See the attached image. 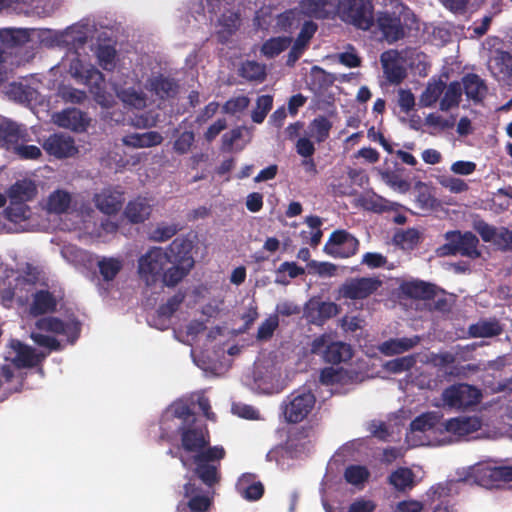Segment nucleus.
<instances>
[{"label": "nucleus", "mask_w": 512, "mask_h": 512, "mask_svg": "<svg viewBox=\"0 0 512 512\" xmlns=\"http://www.w3.org/2000/svg\"><path fill=\"white\" fill-rule=\"evenodd\" d=\"M177 429L180 448L192 455L193 474L200 481L213 485L219 481L221 461L226 450L221 445L211 446V435L207 424L200 418H182Z\"/></svg>", "instance_id": "1"}, {"label": "nucleus", "mask_w": 512, "mask_h": 512, "mask_svg": "<svg viewBox=\"0 0 512 512\" xmlns=\"http://www.w3.org/2000/svg\"><path fill=\"white\" fill-rule=\"evenodd\" d=\"M414 418L410 424L411 433L424 434L429 445H443L450 442L446 434L466 436L481 429L483 418Z\"/></svg>", "instance_id": "2"}, {"label": "nucleus", "mask_w": 512, "mask_h": 512, "mask_svg": "<svg viewBox=\"0 0 512 512\" xmlns=\"http://www.w3.org/2000/svg\"><path fill=\"white\" fill-rule=\"evenodd\" d=\"M222 481V472L220 471L219 481L213 485L201 482L204 486L189 480L183 485L184 498L187 501H180L176 505V512H209L214 506L216 496L215 488Z\"/></svg>", "instance_id": "3"}, {"label": "nucleus", "mask_w": 512, "mask_h": 512, "mask_svg": "<svg viewBox=\"0 0 512 512\" xmlns=\"http://www.w3.org/2000/svg\"><path fill=\"white\" fill-rule=\"evenodd\" d=\"M444 238L446 243L436 249V254L439 257L460 254L476 259L481 255L478 250L479 239L471 231L463 233L459 230L448 231L445 233Z\"/></svg>", "instance_id": "4"}, {"label": "nucleus", "mask_w": 512, "mask_h": 512, "mask_svg": "<svg viewBox=\"0 0 512 512\" xmlns=\"http://www.w3.org/2000/svg\"><path fill=\"white\" fill-rule=\"evenodd\" d=\"M337 11L344 22L358 29L369 30L374 24L372 0H339Z\"/></svg>", "instance_id": "5"}, {"label": "nucleus", "mask_w": 512, "mask_h": 512, "mask_svg": "<svg viewBox=\"0 0 512 512\" xmlns=\"http://www.w3.org/2000/svg\"><path fill=\"white\" fill-rule=\"evenodd\" d=\"M310 352L322 355L325 362L334 365L347 362L352 358L351 346L342 341H334L332 335L327 333L312 340Z\"/></svg>", "instance_id": "6"}, {"label": "nucleus", "mask_w": 512, "mask_h": 512, "mask_svg": "<svg viewBox=\"0 0 512 512\" xmlns=\"http://www.w3.org/2000/svg\"><path fill=\"white\" fill-rule=\"evenodd\" d=\"M441 397L448 407L465 411L480 403L482 392L473 385L458 383L445 388Z\"/></svg>", "instance_id": "7"}, {"label": "nucleus", "mask_w": 512, "mask_h": 512, "mask_svg": "<svg viewBox=\"0 0 512 512\" xmlns=\"http://www.w3.org/2000/svg\"><path fill=\"white\" fill-rule=\"evenodd\" d=\"M165 413L166 416H215L211 411L210 400L204 393H194L175 400Z\"/></svg>", "instance_id": "8"}, {"label": "nucleus", "mask_w": 512, "mask_h": 512, "mask_svg": "<svg viewBox=\"0 0 512 512\" xmlns=\"http://www.w3.org/2000/svg\"><path fill=\"white\" fill-rule=\"evenodd\" d=\"M169 257L161 247H152L138 260V273L145 282L155 284L162 276Z\"/></svg>", "instance_id": "9"}, {"label": "nucleus", "mask_w": 512, "mask_h": 512, "mask_svg": "<svg viewBox=\"0 0 512 512\" xmlns=\"http://www.w3.org/2000/svg\"><path fill=\"white\" fill-rule=\"evenodd\" d=\"M359 240L346 230H335L324 245L323 251L333 258H349L357 253Z\"/></svg>", "instance_id": "10"}, {"label": "nucleus", "mask_w": 512, "mask_h": 512, "mask_svg": "<svg viewBox=\"0 0 512 512\" xmlns=\"http://www.w3.org/2000/svg\"><path fill=\"white\" fill-rule=\"evenodd\" d=\"M381 285L382 282L378 278H351L339 287V295L345 299L362 300L376 292Z\"/></svg>", "instance_id": "11"}, {"label": "nucleus", "mask_w": 512, "mask_h": 512, "mask_svg": "<svg viewBox=\"0 0 512 512\" xmlns=\"http://www.w3.org/2000/svg\"><path fill=\"white\" fill-rule=\"evenodd\" d=\"M89 88L95 101L105 108L113 106L114 98L112 94L106 92V82L104 74L92 65H89L88 71L80 82Z\"/></svg>", "instance_id": "12"}, {"label": "nucleus", "mask_w": 512, "mask_h": 512, "mask_svg": "<svg viewBox=\"0 0 512 512\" xmlns=\"http://www.w3.org/2000/svg\"><path fill=\"white\" fill-rule=\"evenodd\" d=\"M44 151L57 159L74 156L78 152L74 139L65 133H53L43 140Z\"/></svg>", "instance_id": "13"}, {"label": "nucleus", "mask_w": 512, "mask_h": 512, "mask_svg": "<svg viewBox=\"0 0 512 512\" xmlns=\"http://www.w3.org/2000/svg\"><path fill=\"white\" fill-rule=\"evenodd\" d=\"M283 404L284 416H308L315 407L316 398L311 391H295Z\"/></svg>", "instance_id": "14"}, {"label": "nucleus", "mask_w": 512, "mask_h": 512, "mask_svg": "<svg viewBox=\"0 0 512 512\" xmlns=\"http://www.w3.org/2000/svg\"><path fill=\"white\" fill-rule=\"evenodd\" d=\"M377 27L388 43H394L405 36V29L400 15L395 11L379 12L376 18Z\"/></svg>", "instance_id": "15"}, {"label": "nucleus", "mask_w": 512, "mask_h": 512, "mask_svg": "<svg viewBox=\"0 0 512 512\" xmlns=\"http://www.w3.org/2000/svg\"><path fill=\"white\" fill-rule=\"evenodd\" d=\"M165 253L169 257L170 264H186L194 267L195 261L192 256V242L183 237L175 238L166 249Z\"/></svg>", "instance_id": "16"}, {"label": "nucleus", "mask_w": 512, "mask_h": 512, "mask_svg": "<svg viewBox=\"0 0 512 512\" xmlns=\"http://www.w3.org/2000/svg\"><path fill=\"white\" fill-rule=\"evenodd\" d=\"M339 313V306L334 302L310 300L306 306V317L315 325H322Z\"/></svg>", "instance_id": "17"}, {"label": "nucleus", "mask_w": 512, "mask_h": 512, "mask_svg": "<svg viewBox=\"0 0 512 512\" xmlns=\"http://www.w3.org/2000/svg\"><path fill=\"white\" fill-rule=\"evenodd\" d=\"M9 346L16 353L12 362L17 368H32L43 360L44 356L37 354L34 348L22 343L20 340L12 339Z\"/></svg>", "instance_id": "18"}, {"label": "nucleus", "mask_w": 512, "mask_h": 512, "mask_svg": "<svg viewBox=\"0 0 512 512\" xmlns=\"http://www.w3.org/2000/svg\"><path fill=\"white\" fill-rule=\"evenodd\" d=\"M489 70L498 81L512 86V55L509 52L496 51L490 60Z\"/></svg>", "instance_id": "19"}, {"label": "nucleus", "mask_w": 512, "mask_h": 512, "mask_svg": "<svg viewBox=\"0 0 512 512\" xmlns=\"http://www.w3.org/2000/svg\"><path fill=\"white\" fill-rule=\"evenodd\" d=\"M93 200L99 211L106 215H114L120 211L124 197L122 192L106 188L95 194Z\"/></svg>", "instance_id": "20"}, {"label": "nucleus", "mask_w": 512, "mask_h": 512, "mask_svg": "<svg viewBox=\"0 0 512 512\" xmlns=\"http://www.w3.org/2000/svg\"><path fill=\"white\" fill-rule=\"evenodd\" d=\"M316 31L317 25L313 21H306L303 24L294 45L287 55L286 64L288 66H293L298 61Z\"/></svg>", "instance_id": "21"}, {"label": "nucleus", "mask_w": 512, "mask_h": 512, "mask_svg": "<svg viewBox=\"0 0 512 512\" xmlns=\"http://www.w3.org/2000/svg\"><path fill=\"white\" fill-rule=\"evenodd\" d=\"M461 86L468 100L475 104L481 103L488 93V87L479 75L475 73H467L462 78Z\"/></svg>", "instance_id": "22"}, {"label": "nucleus", "mask_w": 512, "mask_h": 512, "mask_svg": "<svg viewBox=\"0 0 512 512\" xmlns=\"http://www.w3.org/2000/svg\"><path fill=\"white\" fill-rule=\"evenodd\" d=\"M57 309V300L48 290H38L33 294V301L29 312L32 316L38 317L47 313H53Z\"/></svg>", "instance_id": "23"}, {"label": "nucleus", "mask_w": 512, "mask_h": 512, "mask_svg": "<svg viewBox=\"0 0 512 512\" xmlns=\"http://www.w3.org/2000/svg\"><path fill=\"white\" fill-rule=\"evenodd\" d=\"M23 139L19 125L0 116V148L10 151Z\"/></svg>", "instance_id": "24"}, {"label": "nucleus", "mask_w": 512, "mask_h": 512, "mask_svg": "<svg viewBox=\"0 0 512 512\" xmlns=\"http://www.w3.org/2000/svg\"><path fill=\"white\" fill-rule=\"evenodd\" d=\"M339 0H302L305 12L318 19H326L337 11Z\"/></svg>", "instance_id": "25"}, {"label": "nucleus", "mask_w": 512, "mask_h": 512, "mask_svg": "<svg viewBox=\"0 0 512 512\" xmlns=\"http://www.w3.org/2000/svg\"><path fill=\"white\" fill-rule=\"evenodd\" d=\"M152 212V206L146 198L137 197L128 202L124 215L133 224L143 223Z\"/></svg>", "instance_id": "26"}, {"label": "nucleus", "mask_w": 512, "mask_h": 512, "mask_svg": "<svg viewBox=\"0 0 512 512\" xmlns=\"http://www.w3.org/2000/svg\"><path fill=\"white\" fill-rule=\"evenodd\" d=\"M401 290L406 296L414 299L432 300L436 296L435 285L420 280L403 283Z\"/></svg>", "instance_id": "27"}, {"label": "nucleus", "mask_w": 512, "mask_h": 512, "mask_svg": "<svg viewBox=\"0 0 512 512\" xmlns=\"http://www.w3.org/2000/svg\"><path fill=\"white\" fill-rule=\"evenodd\" d=\"M163 141L162 135L157 131H148L144 133H131L123 138L126 146L133 148H149L160 145Z\"/></svg>", "instance_id": "28"}, {"label": "nucleus", "mask_w": 512, "mask_h": 512, "mask_svg": "<svg viewBox=\"0 0 512 512\" xmlns=\"http://www.w3.org/2000/svg\"><path fill=\"white\" fill-rule=\"evenodd\" d=\"M468 332L474 338H490L501 335L503 327L498 319L492 318L471 324Z\"/></svg>", "instance_id": "29"}, {"label": "nucleus", "mask_w": 512, "mask_h": 512, "mask_svg": "<svg viewBox=\"0 0 512 512\" xmlns=\"http://www.w3.org/2000/svg\"><path fill=\"white\" fill-rule=\"evenodd\" d=\"M178 88L179 85L173 78L165 77L161 74L150 80L151 91L162 100L175 97Z\"/></svg>", "instance_id": "30"}, {"label": "nucleus", "mask_w": 512, "mask_h": 512, "mask_svg": "<svg viewBox=\"0 0 512 512\" xmlns=\"http://www.w3.org/2000/svg\"><path fill=\"white\" fill-rule=\"evenodd\" d=\"M30 40L29 33L24 29L3 28L0 29V49L6 56V48L24 45Z\"/></svg>", "instance_id": "31"}, {"label": "nucleus", "mask_w": 512, "mask_h": 512, "mask_svg": "<svg viewBox=\"0 0 512 512\" xmlns=\"http://www.w3.org/2000/svg\"><path fill=\"white\" fill-rule=\"evenodd\" d=\"M61 125L76 132L85 131L89 125L86 113L79 109H68L60 116Z\"/></svg>", "instance_id": "32"}, {"label": "nucleus", "mask_w": 512, "mask_h": 512, "mask_svg": "<svg viewBox=\"0 0 512 512\" xmlns=\"http://www.w3.org/2000/svg\"><path fill=\"white\" fill-rule=\"evenodd\" d=\"M37 194V187L31 180H20L14 183L9 189L10 199L27 202Z\"/></svg>", "instance_id": "33"}, {"label": "nucleus", "mask_w": 512, "mask_h": 512, "mask_svg": "<svg viewBox=\"0 0 512 512\" xmlns=\"http://www.w3.org/2000/svg\"><path fill=\"white\" fill-rule=\"evenodd\" d=\"M275 283L287 286L290 284L289 279H295L305 274V269L296 262L285 261L275 271Z\"/></svg>", "instance_id": "34"}, {"label": "nucleus", "mask_w": 512, "mask_h": 512, "mask_svg": "<svg viewBox=\"0 0 512 512\" xmlns=\"http://www.w3.org/2000/svg\"><path fill=\"white\" fill-rule=\"evenodd\" d=\"M116 94L126 106L138 110L146 107L147 97L143 91L131 87L119 89Z\"/></svg>", "instance_id": "35"}, {"label": "nucleus", "mask_w": 512, "mask_h": 512, "mask_svg": "<svg viewBox=\"0 0 512 512\" xmlns=\"http://www.w3.org/2000/svg\"><path fill=\"white\" fill-rule=\"evenodd\" d=\"M99 273L106 282L113 281L123 268V261L115 257H102L97 263Z\"/></svg>", "instance_id": "36"}, {"label": "nucleus", "mask_w": 512, "mask_h": 512, "mask_svg": "<svg viewBox=\"0 0 512 512\" xmlns=\"http://www.w3.org/2000/svg\"><path fill=\"white\" fill-rule=\"evenodd\" d=\"M332 129V122L325 116L319 115L315 117L309 124L310 136L317 143H322L329 138Z\"/></svg>", "instance_id": "37"}, {"label": "nucleus", "mask_w": 512, "mask_h": 512, "mask_svg": "<svg viewBox=\"0 0 512 512\" xmlns=\"http://www.w3.org/2000/svg\"><path fill=\"white\" fill-rule=\"evenodd\" d=\"M418 341V337L390 339L383 343L382 352L386 355L401 354L416 346Z\"/></svg>", "instance_id": "38"}, {"label": "nucleus", "mask_w": 512, "mask_h": 512, "mask_svg": "<svg viewBox=\"0 0 512 512\" xmlns=\"http://www.w3.org/2000/svg\"><path fill=\"white\" fill-rule=\"evenodd\" d=\"M462 96V86L458 81L450 82L446 88L443 98L440 101V110L448 111L458 107Z\"/></svg>", "instance_id": "39"}, {"label": "nucleus", "mask_w": 512, "mask_h": 512, "mask_svg": "<svg viewBox=\"0 0 512 512\" xmlns=\"http://www.w3.org/2000/svg\"><path fill=\"white\" fill-rule=\"evenodd\" d=\"M286 423V433L289 441L301 440L308 437L311 427L308 424H302L306 418H284Z\"/></svg>", "instance_id": "40"}, {"label": "nucleus", "mask_w": 512, "mask_h": 512, "mask_svg": "<svg viewBox=\"0 0 512 512\" xmlns=\"http://www.w3.org/2000/svg\"><path fill=\"white\" fill-rule=\"evenodd\" d=\"M192 267L180 264H172L170 268L164 270L161 280L164 285L174 287L181 282L191 271Z\"/></svg>", "instance_id": "41"}, {"label": "nucleus", "mask_w": 512, "mask_h": 512, "mask_svg": "<svg viewBox=\"0 0 512 512\" xmlns=\"http://www.w3.org/2000/svg\"><path fill=\"white\" fill-rule=\"evenodd\" d=\"M69 326V324L54 316L42 317L35 322V327L38 330L51 332L58 335L66 334Z\"/></svg>", "instance_id": "42"}, {"label": "nucleus", "mask_w": 512, "mask_h": 512, "mask_svg": "<svg viewBox=\"0 0 512 512\" xmlns=\"http://www.w3.org/2000/svg\"><path fill=\"white\" fill-rule=\"evenodd\" d=\"M70 204V194L64 190H56L50 194L47 201V208L50 212L61 214L68 210Z\"/></svg>", "instance_id": "43"}, {"label": "nucleus", "mask_w": 512, "mask_h": 512, "mask_svg": "<svg viewBox=\"0 0 512 512\" xmlns=\"http://www.w3.org/2000/svg\"><path fill=\"white\" fill-rule=\"evenodd\" d=\"M446 88L445 83L442 80L428 83L427 87L420 96V103L423 107L433 106Z\"/></svg>", "instance_id": "44"}, {"label": "nucleus", "mask_w": 512, "mask_h": 512, "mask_svg": "<svg viewBox=\"0 0 512 512\" xmlns=\"http://www.w3.org/2000/svg\"><path fill=\"white\" fill-rule=\"evenodd\" d=\"M240 75L249 81L262 82L266 78V68L256 61H246L240 68Z\"/></svg>", "instance_id": "45"}, {"label": "nucleus", "mask_w": 512, "mask_h": 512, "mask_svg": "<svg viewBox=\"0 0 512 512\" xmlns=\"http://www.w3.org/2000/svg\"><path fill=\"white\" fill-rule=\"evenodd\" d=\"M290 38L275 37L265 41L261 47V52L268 58H274L286 50L290 45Z\"/></svg>", "instance_id": "46"}, {"label": "nucleus", "mask_w": 512, "mask_h": 512, "mask_svg": "<svg viewBox=\"0 0 512 512\" xmlns=\"http://www.w3.org/2000/svg\"><path fill=\"white\" fill-rule=\"evenodd\" d=\"M370 472L367 467L362 465H350L345 469V480L354 486H363L368 481Z\"/></svg>", "instance_id": "47"}, {"label": "nucleus", "mask_w": 512, "mask_h": 512, "mask_svg": "<svg viewBox=\"0 0 512 512\" xmlns=\"http://www.w3.org/2000/svg\"><path fill=\"white\" fill-rule=\"evenodd\" d=\"M414 474L409 468H398L389 476V483L397 490L404 491L413 485Z\"/></svg>", "instance_id": "48"}, {"label": "nucleus", "mask_w": 512, "mask_h": 512, "mask_svg": "<svg viewBox=\"0 0 512 512\" xmlns=\"http://www.w3.org/2000/svg\"><path fill=\"white\" fill-rule=\"evenodd\" d=\"M29 213L30 209L24 202L13 199H10V204L5 209L6 218L14 223L28 219Z\"/></svg>", "instance_id": "49"}, {"label": "nucleus", "mask_w": 512, "mask_h": 512, "mask_svg": "<svg viewBox=\"0 0 512 512\" xmlns=\"http://www.w3.org/2000/svg\"><path fill=\"white\" fill-rule=\"evenodd\" d=\"M273 97L271 95H261L257 98L256 107L253 109L251 118L254 123H262L268 112L272 109Z\"/></svg>", "instance_id": "50"}, {"label": "nucleus", "mask_w": 512, "mask_h": 512, "mask_svg": "<svg viewBox=\"0 0 512 512\" xmlns=\"http://www.w3.org/2000/svg\"><path fill=\"white\" fill-rule=\"evenodd\" d=\"M96 56L99 65L108 71L115 68L116 49L111 45H100L97 49Z\"/></svg>", "instance_id": "51"}, {"label": "nucleus", "mask_w": 512, "mask_h": 512, "mask_svg": "<svg viewBox=\"0 0 512 512\" xmlns=\"http://www.w3.org/2000/svg\"><path fill=\"white\" fill-rule=\"evenodd\" d=\"M180 229V226L175 223H161L152 231L150 239L155 242H165L174 237Z\"/></svg>", "instance_id": "52"}, {"label": "nucleus", "mask_w": 512, "mask_h": 512, "mask_svg": "<svg viewBox=\"0 0 512 512\" xmlns=\"http://www.w3.org/2000/svg\"><path fill=\"white\" fill-rule=\"evenodd\" d=\"M185 299L182 292H177L171 296L164 304H161L157 310L160 317L170 318L180 307Z\"/></svg>", "instance_id": "53"}, {"label": "nucleus", "mask_w": 512, "mask_h": 512, "mask_svg": "<svg viewBox=\"0 0 512 512\" xmlns=\"http://www.w3.org/2000/svg\"><path fill=\"white\" fill-rule=\"evenodd\" d=\"M279 326V318L277 315H270L266 318L258 328L256 339L258 341H268L272 338L275 330Z\"/></svg>", "instance_id": "54"}, {"label": "nucleus", "mask_w": 512, "mask_h": 512, "mask_svg": "<svg viewBox=\"0 0 512 512\" xmlns=\"http://www.w3.org/2000/svg\"><path fill=\"white\" fill-rule=\"evenodd\" d=\"M381 177L386 184L400 192H407L410 189V183L396 171L385 170L381 172Z\"/></svg>", "instance_id": "55"}, {"label": "nucleus", "mask_w": 512, "mask_h": 512, "mask_svg": "<svg viewBox=\"0 0 512 512\" xmlns=\"http://www.w3.org/2000/svg\"><path fill=\"white\" fill-rule=\"evenodd\" d=\"M416 363L414 356H403L386 363V369L391 373H401L410 370Z\"/></svg>", "instance_id": "56"}, {"label": "nucleus", "mask_w": 512, "mask_h": 512, "mask_svg": "<svg viewBox=\"0 0 512 512\" xmlns=\"http://www.w3.org/2000/svg\"><path fill=\"white\" fill-rule=\"evenodd\" d=\"M22 160H37L42 156L41 149L36 145H23L18 142L11 150Z\"/></svg>", "instance_id": "57"}, {"label": "nucleus", "mask_w": 512, "mask_h": 512, "mask_svg": "<svg viewBox=\"0 0 512 512\" xmlns=\"http://www.w3.org/2000/svg\"><path fill=\"white\" fill-rule=\"evenodd\" d=\"M249 103L250 100L245 95L231 98L223 105V111L227 114L235 115L244 111L249 106Z\"/></svg>", "instance_id": "58"}, {"label": "nucleus", "mask_w": 512, "mask_h": 512, "mask_svg": "<svg viewBox=\"0 0 512 512\" xmlns=\"http://www.w3.org/2000/svg\"><path fill=\"white\" fill-rule=\"evenodd\" d=\"M195 141V134L192 131L182 132L174 142L173 148L178 154H186Z\"/></svg>", "instance_id": "59"}, {"label": "nucleus", "mask_w": 512, "mask_h": 512, "mask_svg": "<svg viewBox=\"0 0 512 512\" xmlns=\"http://www.w3.org/2000/svg\"><path fill=\"white\" fill-rule=\"evenodd\" d=\"M59 95L65 102L80 104L85 101L86 93L71 86H64L59 90Z\"/></svg>", "instance_id": "60"}, {"label": "nucleus", "mask_w": 512, "mask_h": 512, "mask_svg": "<svg viewBox=\"0 0 512 512\" xmlns=\"http://www.w3.org/2000/svg\"><path fill=\"white\" fill-rule=\"evenodd\" d=\"M473 227L484 242L495 241L497 238V229L484 220L475 221Z\"/></svg>", "instance_id": "61"}, {"label": "nucleus", "mask_w": 512, "mask_h": 512, "mask_svg": "<svg viewBox=\"0 0 512 512\" xmlns=\"http://www.w3.org/2000/svg\"><path fill=\"white\" fill-rule=\"evenodd\" d=\"M237 493L247 501H257L261 499L264 494V485L260 481H256L252 485L245 486Z\"/></svg>", "instance_id": "62"}, {"label": "nucleus", "mask_w": 512, "mask_h": 512, "mask_svg": "<svg viewBox=\"0 0 512 512\" xmlns=\"http://www.w3.org/2000/svg\"><path fill=\"white\" fill-rule=\"evenodd\" d=\"M441 5L454 15H465L470 0H439Z\"/></svg>", "instance_id": "63"}, {"label": "nucleus", "mask_w": 512, "mask_h": 512, "mask_svg": "<svg viewBox=\"0 0 512 512\" xmlns=\"http://www.w3.org/2000/svg\"><path fill=\"white\" fill-rule=\"evenodd\" d=\"M30 337L37 345L41 347H46L55 351L60 349V343L55 337L34 332L31 333Z\"/></svg>", "instance_id": "64"}]
</instances>
